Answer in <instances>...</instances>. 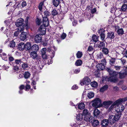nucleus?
Masks as SVG:
<instances>
[{
	"instance_id": "e2e57ef3",
	"label": "nucleus",
	"mask_w": 127,
	"mask_h": 127,
	"mask_svg": "<svg viewBox=\"0 0 127 127\" xmlns=\"http://www.w3.org/2000/svg\"><path fill=\"white\" fill-rule=\"evenodd\" d=\"M114 66V68L117 70H120L121 67L120 66Z\"/></svg>"
},
{
	"instance_id": "ddd939ff",
	"label": "nucleus",
	"mask_w": 127,
	"mask_h": 127,
	"mask_svg": "<svg viewBox=\"0 0 127 127\" xmlns=\"http://www.w3.org/2000/svg\"><path fill=\"white\" fill-rule=\"evenodd\" d=\"M96 68L98 70H102L105 69V66L100 63L96 65Z\"/></svg>"
},
{
	"instance_id": "9b49d317",
	"label": "nucleus",
	"mask_w": 127,
	"mask_h": 127,
	"mask_svg": "<svg viewBox=\"0 0 127 127\" xmlns=\"http://www.w3.org/2000/svg\"><path fill=\"white\" fill-rule=\"evenodd\" d=\"M119 77L120 79H123L126 76L127 72L125 71H121L118 73Z\"/></svg>"
},
{
	"instance_id": "c85d7f7f",
	"label": "nucleus",
	"mask_w": 127,
	"mask_h": 127,
	"mask_svg": "<svg viewBox=\"0 0 127 127\" xmlns=\"http://www.w3.org/2000/svg\"><path fill=\"white\" fill-rule=\"evenodd\" d=\"M102 53H104V54L107 55L108 54L109 52V51L108 49L106 48H104L102 49Z\"/></svg>"
},
{
	"instance_id": "2f4dec72",
	"label": "nucleus",
	"mask_w": 127,
	"mask_h": 127,
	"mask_svg": "<svg viewBox=\"0 0 127 127\" xmlns=\"http://www.w3.org/2000/svg\"><path fill=\"white\" fill-rule=\"evenodd\" d=\"M83 115L81 114H78L76 117V119L78 121H81L83 119Z\"/></svg>"
},
{
	"instance_id": "7c9ffc66",
	"label": "nucleus",
	"mask_w": 127,
	"mask_h": 127,
	"mask_svg": "<svg viewBox=\"0 0 127 127\" xmlns=\"http://www.w3.org/2000/svg\"><path fill=\"white\" fill-rule=\"evenodd\" d=\"M82 64V61L80 60H77L75 64L76 66H80Z\"/></svg>"
},
{
	"instance_id": "58836bf2",
	"label": "nucleus",
	"mask_w": 127,
	"mask_h": 127,
	"mask_svg": "<svg viewBox=\"0 0 127 127\" xmlns=\"http://www.w3.org/2000/svg\"><path fill=\"white\" fill-rule=\"evenodd\" d=\"M44 16H45L44 17H48L49 16L51 15L50 12L48 11H45L44 12Z\"/></svg>"
},
{
	"instance_id": "c9c22d12",
	"label": "nucleus",
	"mask_w": 127,
	"mask_h": 127,
	"mask_svg": "<svg viewBox=\"0 0 127 127\" xmlns=\"http://www.w3.org/2000/svg\"><path fill=\"white\" fill-rule=\"evenodd\" d=\"M92 38V40L95 42H96L98 40V37L95 35H93Z\"/></svg>"
},
{
	"instance_id": "9d476101",
	"label": "nucleus",
	"mask_w": 127,
	"mask_h": 127,
	"mask_svg": "<svg viewBox=\"0 0 127 127\" xmlns=\"http://www.w3.org/2000/svg\"><path fill=\"white\" fill-rule=\"evenodd\" d=\"M30 56L32 59H34L38 57V54L36 52L32 51L30 53Z\"/></svg>"
},
{
	"instance_id": "338daca9",
	"label": "nucleus",
	"mask_w": 127,
	"mask_h": 127,
	"mask_svg": "<svg viewBox=\"0 0 127 127\" xmlns=\"http://www.w3.org/2000/svg\"><path fill=\"white\" fill-rule=\"evenodd\" d=\"M28 18H29V17H27L26 18V20H25V24H24V25H25V26H27L28 25Z\"/></svg>"
},
{
	"instance_id": "680f3d73",
	"label": "nucleus",
	"mask_w": 127,
	"mask_h": 127,
	"mask_svg": "<svg viewBox=\"0 0 127 127\" xmlns=\"http://www.w3.org/2000/svg\"><path fill=\"white\" fill-rule=\"evenodd\" d=\"M80 68H79L77 69H75L74 71V73L77 74L79 73L80 72Z\"/></svg>"
},
{
	"instance_id": "4d7b16f0",
	"label": "nucleus",
	"mask_w": 127,
	"mask_h": 127,
	"mask_svg": "<svg viewBox=\"0 0 127 127\" xmlns=\"http://www.w3.org/2000/svg\"><path fill=\"white\" fill-rule=\"evenodd\" d=\"M19 69V67L17 66H13V69L15 71H17Z\"/></svg>"
},
{
	"instance_id": "4468645a",
	"label": "nucleus",
	"mask_w": 127,
	"mask_h": 127,
	"mask_svg": "<svg viewBox=\"0 0 127 127\" xmlns=\"http://www.w3.org/2000/svg\"><path fill=\"white\" fill-rule=\"evenodd\" d=\"M18 48L20 51L23 50L25 49V44L23 42L19 43L18 46Z\"/></svg>"
},
{
	"instance_id": "7ed1b4c3",
	"label": "nucleus",
	"mask_w": 127,
	"mask_h": 127,
	"mask_svg": "<svg viewBox=\"0 0 127 127\" xmlns=\"http://www.w3.org/2000/svg\"><path fill=\"white\" fill-rule=\"evenodd\" d=\"M93 107L96 108L100 107L102 106L101 100L98 98H96L92 104Z\"/></svg>"
},
{
	"instance_id": "1a4fd4ad",
	"label": "nucleus",
	"mask_w": 127,
	"mask_h": 127,
	"mask_svg": "<svg viewBox=\"0 0 127 127\" xmlns=\"http://www.w3.org/2000/svg\"><path fill=\"white\" fill-rule=\"evenodd\" d=\"M27 32H22L20 35V39L22 41L25 40L27 38Z\"/></svg>"
},
{
	"instance_id": "bf43d9fd",
	"label": "nucleus",
	"mask_w": 127,
	"mask_h": 127,
	"mask_svg": "<svg viewBox=\"0 0 127 127\" xmlns=\"http://www.w3.org/2000/svg\"><path fill=\"white\" fill-rule=\"evenodd\" d=\"M41 56L43 59H46L47 58L48 56L46 54L42 55Z\"/></svg>"
},
{
	"instance_id": "6e6552de",
	"label": "nucleus",
	"mask_w": 127,
	"mask_h": 127,
	"mask_svg": "<svg viewBox=\"0 0 127 127\" xmlns=\"http://www.w3.org/2000/svg\"><path fill=\"white\" fill-rule=\"evenodd\" d=\"M43 26L47 27L49 25L48 19L46 17H43Z\"/></svg>"
},
{
	"instance_id": "0e129e2a",
	"label": "nucleus",
	"mask_w": 127,
	"mask_h": 127,
	"mask_svg": "<svg viewBox=\"0 0 127 127\" xmlns=\"http://www.w3.org/2000/svg\"><path fill=\"white\" fill-rule=\"evenodd\" d=\"M94 49V48L92 46H89L88 48V50L89 51H92Z\"/></svg>"
},
{
	"instance_id": "4c0bfd02",
	"label": "nucleus",
	"mask_w": 127,
	"mask_h": 127,
	"mask_svg": "<svg viewBox=\"0 0 127 127\" xmlns=\"http://www.w3.org/2000/svg\"><path fill=\"white\" fill-rule=\"evenodd\" d=\"M22 67L24 70H26L28 68V64L26 63H23L22 66Z\"/></svg>"
},
{
	"instance_id": "052dcab7",
	"label": "nucleus",
	"mask_w": 127,
	"mask_h": 127,
	"mask_svg": "<svg viewBox=\"0 0 127 127\" xmlns=\"http://www.w3.org/2000/svg\"><path fill=\"white\" fill-rule=\"evenodd\" d=\"M19 33V31H17L15 32L14 34V36L17 37L18 36V35Z\"/></svg>"
},
{
	"instance_id": "2eb2a0df",
	"label": "nucleus",
	"mask_w": 127,
	"mask_h": 127,
	"mask_svg": "<svg viewBox=\"0 0 127 127\" xmlns=\"http://www.w3.org/2000/svg\"><path fill=\"white\" fill-rule=\"evenodd\" d=\"M39 49V47L38 45L34 44L31 47V50L37 52Z\"/></svg>"
},
{
	"instance_id": "a211bd4d",
	"label": "nucleus",
	"mask_w": 127,
	"mask_h": 127,
	"mask_svg": "<svg viewBox=\"0 0 127 127\" xmlns=\"http://www.w3.org/2000/svg\"><path fill=\"white\" fill-rule=\"evenodd\" d=\"M90 121H91L90 120ZM92 126L94 127L97 126L99 125V121L97 120L93 119V121H91Z\"/></svg>"
},
{
	"instance_id": "f257e3e1",
	"label": "nucleus",
	"mask_w": 127,
	"mask_h": 127,
	"mask_svg": "<svg viewBox=\"0 0 127 127\" xmlns=\"http://www.w3.org/2000/svg\"><path fill=\"white\" fill-rule=\"evenodd\" d=\"M122 113L120 112H116L115 115L109 116L108 118L110 124H112L115 123L116 121H118L121 117Z\"/></svg>"
},
{
	"instance_id": "72a5a7b5",
	"label": "nucleus",
	"mask_w": 127,
	"mask_h": 127,
	"mask_svg": "<svg viewBox=\"0 0 127 127\" xmlns=\"http://www.w3.org/2000/svg\"><path fill=\"white\" fill-rule=\"evenodd\" d=\"M117 33L119 35H122L124 33V31L122 28L118 29L117 31Z\"/></svg>"
},
{
	"instance_id": "423d86ee",
	"label": "nucleus",
	"mask_w": 127,
	"mask_h": 127,
	"mask_svg": "<svg viewBox=\"0 0 127 127\" xmlns=\"http://www.w3.org/2000/svg\"><path fill=\"white\" fill-rule=\"evenodd\" d=\"M46 27L43 26V25H41L38 29V30L40 32V34L42 35L45 34L46 33Z\"/></svg>"
},
{
	"instance_id": "0eeeda50",
	"label": "nucleus",
	"mask_w": 127,
	"mask_h": 127,
	"mask_svg": "<svg viewBox=\"0 0 127 127\" xmlns=\"http://www.w3.org/2000/svg\"><path fill=\"white\" fill-rule=\"evenodd\" d=\"M40 34H37L35 36L34 41L36 43L40 42L42 40V36Z\"/></svg>"
},
{
	"instance_id": "f8f14e48",
	"label": "nucleus",
	"mask_w": 127,
	"mask_h": 127,
	"mask_svg": "<svg viewBox=\"0 0 127 127\" xmlns=\"http://www.w3.org/2000/svg\"><path fill=\"white\" fill-rule=\"evenodd\" d=\"M118 79L116 77L110 76V77H109V81L116 83L118 82Z\"/></svg>"
},
{
	"instance_id": "6ab92c4d",
	"label": "nucleus",
	"mask_w": 127,
	"mask_h": 127,
	"mask_svg": "<svg viewBox=\"0 0 127 127\" xmlns=\"http://www.w3.org/2000/svg\"><path fill=\"white\" fill-rule=\"evenodd\" d=\"M125 109V107L124 106L122 105H121L119 107H118V108L116 110V112H121L124 110Z\"/></svg>"
},
{
	"instance_id": "4be33fe9",
	"label": "nucleus",
	"mask_w": 127,
	"mask_h": 127,
	"mask_svg": "<svg viewBox=\"0 0 127 127\" xmlns=\"http://www.w3.org/2000/svg\"><path fill=\"white\" fill-rule=\"evenodd\" d=\"M122 100L121 98H120L118 99L117 100L114 102V104L115 105L117 106H118L119 105L121 104L122 102Z\"/></svg>"
},
{
	"instance_id": "69168bd1",
	"label": "nucleus",
	"mask_w": 127,
	"mask_h": 127,
	"mask_svg": "<svg viewBox=\"0 0 127 127\" xmlns=\"http://www.w3.org/2000/svg\"><path fill=\"white\" fill-rule=\"evenodd\" d=\"M122 64H125V63L126 62V60L125 59L123 58H122L121 59H120Z\"/></svg>"
},
{
	"instance_id": "5fc2aeb1",
	"label": "nucleus",
	"mask_w": 127,
	"mask_h": 127,
	"mask_svg": "<svg viewBox=\"0 0 127 127\" xmlns=\"http://www.w3.org/2000/svg\"><path fill=\"white\" fill-rule=\"evenodd\" d=\"M57 14L58 12L56 9H54L52 11V14L53 16L56 15H57Z\"/></svg>"
},
{
	"instance_id": "20e7f679",
	"label": "nucleus",
	"mask_w": 127,
	"mask_h": 127,
	"mask_svg": "<svg viewBox=\"0 0 127 127\" xmlns=\"http://www.w3.org/2000/svg\"><path fill=\"white\" fill-rule=\"evenodd\" d=\"M91 82V80L88 77H86L84 78L80 83L82 85H88Z\"/></svg>"
},
{
	"instance_id": "a878e982",
	"label": "nucleus",
	"mask_w": 127,
	"mask_h": 127,
	"mask_svg": "<svg viewBox=\"0 0 127 127\" xmlns=\"http://www.w3.org/2000/svg\"><path fill=\"white\" fill-rule=\"evenodd\" d=\"M85 107V105L83 102L79 103L78 105V108L80 109H83Z\"/></svg>"
},
{
	"instance_id": "6e6d98bb",
	"label": "nucleus",
	"mask_w": 127,
	"mask_h": 127,
	"mask_svg": "<svg viewBox=\"0 0 127 127\" xmlns=\"http://www.w3.org/2000/svg\"><path fill=\"white\" fill-rule=\"evenodd\" d=\"M25 90L26 91H28V90L30 89L31 88V86L29 84H27L25 86Z\"/></svg>"
},
{
	"instance_id": "39448f33",
	"label": "nucleus",
	"mask_w": 127,
	"mask_h": 127,
	"mask_svg": "<svg viewBox=\"0 0 127 127\" xmlns=\"http://www.w3.org/2000/svg\"><path fill=\"white\" fill-rule=\"evenodd\" d=\"M105 30L103 28H100L98 31V33L100 34V38L102 40H104L105 35L104 33Z\"/></svg>"
},
{
	"instance_id": "09e8293b",
	"label": "nucleus",
	"mask_w": 127,
	"mask_h": 127,
	"mask_svg": "<svg viewBox=\"0 0 127 127\" xmlns=\"http://www.w3.org/2000/svg\"><path fill=\"white\" fill-rule=\"evenodd\" d=\"M46 50L47 49L46 48H43L41 49V55L46 54Z\"/></svg>"
},
{
	"instance_id": "864d4df0",
	"label": "nucleus",
	"mask_w": 127,
	"mask_h": 127,
	"mask_svg": "<svg viewBox=\"0 0 127 127\" xmlns=\"http://www.w3.org/2000/svg\"><path fill=\"white\" fill-rule=\"evenodd\" d=\"M103 56V54L101 52H100L99 54H98L97 55L98 58L101 59Z\"/></svg>"
},
{
	"instance_id": "de8ad7c7",
	"label": "nucleus",
	"mask_w": 127,
	"mask_h": 127,
	"mask_svg": "<svg viewBox=\"0 0 127 127\" xmlns=\"http://www.w3.org/2000/svg\"><path fill=\"white\" fill-rule=\"evenodd\" d=\"M110 74V76H114L115 77H116L118 74V73L115 71H113Z\"/></svg>"
},
{
	"instance_id": "49530a36",
	"label": "nucleus",
	"mask_w": 127,
	"mask_h": 127,
	"mask_svg": "<svg viewBox=\"0 0 127 127\" xmlns=\"http://www.w3.org/2000/svg\"><path fill=\"white\" fill-rule=\"evenodd\" d=\"M107 63V62L105 59L104 58L101 60L100 63L103 64L104 66H105L106 65Z\"/></svg>"
},
{
	"instance_id": "f704fd0d",
	"label": "nucleus",
	"mask_w": 127,
	"mask_h": 127,
	"mask_svg": "<svg viewBox=\"0 0 127 127\" xmlns=\"http://www.w3.org/2000/svg\"><path fill=\"white\" fill-rule=\"evenodd\" d=\"M91 86L94 87H96L98 86L97 83L95 81L92 82L90 83Z\"/></svg>"
},
{
	"instance_id": "a19ab883",
	"label": "nucleus",
	"mask_w": 127,
	"mask_h": 127,
	"mask_svg": "<svg viewBox=\"0 0 127 127\" xmlns=\"http://www.w3.org/2000/svg\"><path fill=\"white\" fill-rule=\"evenodd\" d=\"M22 63H23L21 59H16L15 60V63L17 64H20Z\"/></svg>"
},
{
	"instance_id": "3c124183",
	"label": "nucleus",
	"mask_w": 127,
	"mask_h": 127,
	"mask_svg": "<svg viewBox=\"0 0 127 127\" xmlns=\"http://www.w3.org/2000/svg\"><path fill=\"white\" fill-rule=\"evenodd\" d=\"M44 3L43 2H41L39 4L38 6V8L40 11H41L42 9V6L43 5Z\"/></svg>"
},
{
	"instance_id": "c03bdc74",
	"label": "nucleus",
	"mask_w": 127,
	"mask_h": 127,
	"mask_svg": "<svg viewBox=\"0 0 127 127\" xmlns=\"http://www.w3.org/2000/svg\"><path fill=\"white\" fill-rule=\"evenodd\" d=\"M105 81H109V77L106 76L103 77H102V82H104Z\"/></svg>"
},
{
	"instance_id": "aec40b11",
	"label": "nucleus",
	"mask_w": 127,
	"mask_h": 127,
	"mask_svg": "<svg viewBox=\"0 0 127 127\" xmlns=\"http://www.w3.org/2000/svg\"><path fill=\"white\" fill-rule=\"evenodd\" d=\"M31 44L30 43L27 42L25 44V49L26 50H31Z\"/></svg>"
},
{
	"instance_id": "37998d69",
	"label": "nucleus",
	"mask_w": 127,
	"mask_h": 127,
	"mask_svg": "<svg viewBox=\"0 0 127 127\" xmlns=\"http://www.w3.org/2000/svg\"><path fill=\"white\" fill-rule=\"evenodd\" d=\"M77 57L79 58H81L82 56V53L81 52L78 51L77 52L76 54Z\"/></svg>"
},
{
	"instance_id": "f03ea898",
	"label": "nucleus",
	"mask_w": 127,
	"mask_h": 127,
	"mask_svg": "<svg viewBox=\"0 0 127 127\" xmlns=\"http://www.w3.org/2000/svg\"><path fill=\"white\" fill-rule=\"evenodd\" d=\"M23 19L22 18H19L17 20L16 22L15 23V25L17 27H20L21 29L20 30V31H23L24 29L23 26H25V25H23L24 23L23 22Z\"/></svg>"
},
{
	"instance_id": "c756f323",
	"label": "nucleus",
	"mask_w": 127,
	"mask_h": 127,
	"mask_svg": "<svg viewBox=\"0 0 127 127\" xmlns=\"http://www.w3.org/2000/svg\"><path fill=\"white\" fill-rule=\"evenodd\" d=\"M15 43L13 40H12L10 42V43L8 44V46L11 48H13L15 47Z\"/></svg>"
},
{
	"instance_id": "473e14b6",
	"label": "nucleus",
	"mask_w": 127,
	"mask_h": 127,
	"mask_svg": "<svg viewBox=\"0 0 127 127\" xmlns=\"http://www.w3.org/2000/svg\"><path fill=\"white\" fill-rule=\"evenodd\" d=\"M112 103V102L110 101H106L103 102L102 104L105 105H110Z\"/></svg>"
},
{
	"instance_id": "412c9836",
	"label": "nucleus",
	"mask_w": 127,
	"mask_h": 127,
	"mask_svg": "<svg viewBox=\"0 0 127 127\" xmlns=\"http://www.w3.org/2000/svg\"><path fill=\"white\" fill-rule=\"evenodd\" d=\"M105 45L104 42L100 41L98 45V47L100 49H102L105 47Z\"/></svg>"
},
{
	"instance_id": "13d9d810",
	"label": "nucleus",
	"mask_w": 127,
	"mask_h": 127,
	"mask_svg": "<svg viewBox=\"0 0 127 127\" xmlns=\"http://www.w3.org/2000/svg\"><path fill=\"white\" fill-rule=\"evenodd\" d=\"M66 36V34L65 33H63L61 35V37L62 39H63L65 38Z\"/></svg>"
},
{
	"instance_id": "5701e85b",
	"label": "nucleus",
	"mask_w": 127,
	"mask_h": 127,
	"mask_svg": "<svg viewBox=\"0 0 127 127\" xmlns=\"http://www.w3.org/2000/svg\"><path fill=\"white\" fill-rule=\"evenodd\" d=\"M100 113V111L99 110L96 109L94 110L93 113L95 116L97 117L99 115Z\"/></svg>"
},
{
	"instance_id": "ea45409f",
	"label": "nucleus",
	"mask_w": 127,
	"mask_h": 127,
	"mask_svg": "<svg viewBox=\"0 0 127 127\" xmlns=\"http://www.w3.org/2000/svg\"><path fill=\"white\" fill-rule=\"evenodd\" d=\"M121 9L122 11H126L127 9V5L126 4L123 5L122 6Z\"/></svg>"
},
{
	"instance_id": "b1692460",
	"label": "nucleus",
	"mask_w": 127,
	"mask_h": 127,
	"mask_svg": "<svg viewBox=\"0 0 127 127\" xmlns=\"http://www.w3.org/2000/svg\"><path fill=\"white\" fill-rule=\"evenodd\" d=\"M53 4L56 7H57L60 3V0H52Z\"/></svg>"
},
{
	"instance_id": "f3484780",
	"label": "nucleus",
	"mask_w": 127,
	"mask_h": 127,
	"mask_svg": "<svg viewBox=\"0 0 127 127\" xmlns=\"http://www.w3.org/2000/svg\"><path fill=\"white\" fill-rule=\"evenodd\" d=\"M109 119H103L101 123V125L102 126L104 127H106L107 126L109 123Z\"/></svg>"
},
{
	"instance_id": "cd10ccee",
	"label": "nucleus",
	"mask_w": 127,
	"mask_h": 127,
	"mask_svg": "<svg viewBox=\"0 0 127 127\" xmlns=\"http://www.w3.org/2000/svg\"><path fill=\"white\" fill-rule=\"evenodd\" d=\"M31 74L29 72H25L24 74V77L26 79H28L30 77Z\"/></svg>"
},
{
	"instance_id": "774afa93",
	"label": "nucleus",
	"mask_w": 127,
	"mask_h": 127,
	"mask_svg": "<svg viewBox=\"0 0 127 127\" xmlns=\"http://www.w3.org/2000/svg\"><path fill=\"white\" fill-rule=\"evenodd\" d=\"M36 59L37 60V62H38V63H41V59L40 58L37 57Z\"/></svg>"
},
{
	"instance_id": "79ce46f5",
	"label": "nucleus",
	"mask_w": 127,
	"mask_h": 127,
	"mask_svg": "<svg viewBox=\"0 0 127 127\" xmlns=\"http://www.w3.org/2000/svg\"><path fill=\"white\" fill-rule=\"evenodd\" d=\"M82 115H89L88 111L86 109H84L83 111V114Z\"/></svg>"
},
{
	"instance_id": "8fccbe9b",
	"label": "nucleus",
	"mask_w": 127,
	"mask_h": 127,
	"mask_svg": "<svg viewBox=\"0 0 127 127\" xmlns=\"http://www.w3.org/2000/svg\"><path fill=\"white\" fill-rule=\"evenodd\" d=\"M84 119L85 121H88L90 119V115H84Z\"/></svg>"
},
{
	"instance_id": "dca6fc26",
	"label": "nucleus",
	"mask_w": 127,
	"mask_h": 127,
	"mask_svg": "<svg viewBox=\"0 0 127 127\" xmlns=\"http://www.w3.org/2000/svg\"><path fill=\"white\" fill-rule=\"evenodd\" d=\"M107 34V37L106 39H107V38H109L111 39H113L115 37L114 33L113 32H108Z\"/></svg>"
},
{
	"instance_id": "bb28decb",
	"label": "nucleus",
	"mask_w": 127,
	"mask_h": 127,
	"mask_svg": "<svg viewBox=\"0 0 127 127\" xmlns=\"http://www.w3.org/2000/svg\"><path fill=\"white\" fill-rule=\"evenodd\" d=\"M115 58H111V59L109 60L110 64L111 65H113L115 63Z\"/></svg>"
},
{
	"instance_id": "a18cd8bd",
	"label": "nucleus",
	"mask_w": 127,
	"mask_h": 127,
	"mask_svg": "<svg viewBox=\"0 0 127 127\" xmlns=\"http://www.w3.org/2000/svg\"><path fill=\"white\" fill-rule=\"evenodd\" d=\"M37 66L38 70H40L42 69L43 65L41 63H38L37 64Z\"/></svg>"
},
{
	"instance_id": "393cba45",
	"label": "nucleus",
	"mask_w": 127,
	"mask_h": 127,
	"mask_svg": "<svg viewBox=\"0 0 127 127\" xmlns=\"http://www.w3.org/2000/svg\"><path fill=\"white\" fill-rule=\"evenodd\" d=\"M108 88V86L106 85H105L103 87L101 88L100 89L99 91L100 92H103L104 91L106 90Z\"/></svg>"
},
{
	"instance_id": "e433bc0d",
	"label": "nucleus",
	"mask_w": 127,
	"mask_h": 127,
	"mask_svg": "<svg viewBox=\"0 0 127 127\" xmlns=\"http://www.w3.org/2000/svg\"><path fill=\"white\" fill-rule=\"evenodd\" d=\"M94 93L90 92L88 93L87 95L88 97L90 99L93 97L94 96Z\"/></svg>"
},
{
	"instance_id": "603ef678",
	"label": "nucleus",
	"mask_w": 127,
	"mask_h": 127,
	"mask_svg": "<svg viewBox=\"0 0 127 127\" xmlns=\"http://www.w3.org/2000/svg\"><path fill=\"white\" fill-rule=\"evenodd\" d=\"M41 19H39L38 18H37L36 19V24L38 25H39L41 23Z\"/></svg>"
}]
</instances>
